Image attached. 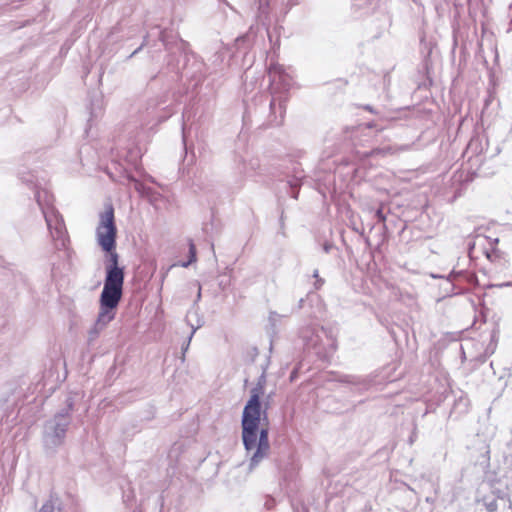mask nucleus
<instances>
[{
    "instance_id": "obj_1",
    "label": "nucleus",
    "mask_w": 512,
    "mask_h": 512,
    "mask_svg": "<svg viewBox=\"0 0 512 512\" xmlns=\"http://www.w3.org/2000/svg\"><path fill=\"white\" fill-rule=\"evenodd\" d=\"M117 229L114 222V209L111 205L106 207L100 215V222L96 230L97 240L101 248L108 253L105 265L106 277L100 296L101 312L99 320L103 319L107 309H115L123 294L124 268L119 266V255L116 252Z\"/></svg>"
},
{
    "instance_id": "obj_2",
    "label": "nucleus",
    "mask_w": 512,
    "mask_h": 512,
    "mask_svg": "<svg viewBox=\"0 0 512 512\" xmlns=\"http://www.w3.org/2000/svg\"><path fill=\"white\" fill-rule=\"evenodd\" d=\"M263 395L262 386L251 390V396L243 410L242 439L246 450L256 448L251 457V465L256 466L268 455L270 444L268 429L261 427L262 420H266V412L261 409L260 398Z\"/></svg>"
},
{
    "instance_id": "obj_3",
    "label": "nucleus",
    "mask_w": 512,
    "mask_h": 512,
    "mask_svg": "<svg viewBox=\"0 0 512 512\" xmlns=\"http://www.w3.org/2000/svg\"><path fill=\"white\" fill-rule=\"evenodd\" d=\"M499 240L492 239L485 235H476L473 242L469 246V254L471 257H479L481 252L487 259L493 261L497 257L496 247Z\"/></svg>"
},
{
    "instance_id": "obj_4",
    "label": "nucleus",
    "mask_w": 512,
    "mask_h": 512,
    "mask_svg": "<svg viewBox=\"0 0 512 512\" xmlns=\"http://www.w3.org/2000/svg\"><path fill=\"white\" fill-rule=\"evenodd\" d=\"M197 261V250L196 246L192 240L189 241V259L186 262H182L180 265L182 267H188L189 265L195 263Z\"/></svg>"
},
{
    "instance_id": "obj_5",
    "label": "nucleus",
    "mask_w": 512,
    "mask_h": 512,
    "mask_svg": "<svg viewBox=\"0 0 512 512\" xmlns=\"http://www.w3.org/2000/svg\"><path fill=\"white\" fill-rule=\"evenodd\" d=\"M391 148H386V149H381V148H375L373 149L370 153H369V156H374V155H384L386 153H390L391 152Z\"/></svg>"
},
{
    "instance_id": "obj_6",
    "label": "nucleus",
    "mask_w": 512,
    "mask_h": 512,
    "mask_svg": "<svg viewBox=\"0 0 512 512\" xmlns=\"http://www.w3.org/2000/svg\"><path fill=\"white\" fill-rule=\"evenodd\" d=\"M377 217H378L381 221H385V216L383 215L382 210H378V211H377Z\"/></svg>"
}]
</instances>
